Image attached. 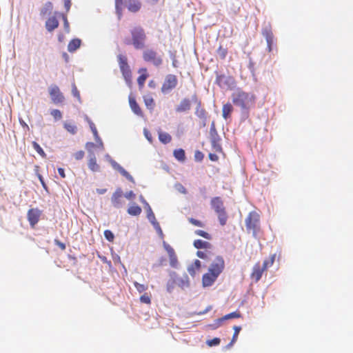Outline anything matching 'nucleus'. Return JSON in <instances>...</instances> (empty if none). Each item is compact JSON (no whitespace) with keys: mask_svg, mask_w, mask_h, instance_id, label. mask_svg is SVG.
<instances>
[{"mask_svg":"<svg viewBox=\"0 0 353 353\" xmlns=\"http://www.w3.org/2000/svg\"><path fill=\"white\" fill-rule=\"evenodd\" d=\"M194 246L197 249H210L212 248L210 243L201 239L195 240L194 241Z\"/></svg>","mask_w":353,"mask_h":353,"instance_id":"26","label":"nucleus"},{"mask_svg":"<svg viewBox=\"0 0 353 353\" xmlns=\"http://www.w3.org/2000/svg\"><path fill=\"white\" fill-rule=\"evenodd\" d=\"M52 101L54 104L62 103L65 97L57 85H52L48 89Z\"/></svg>","mask_w":353,"mask_h":353,"instance_id":"8","label":"nucleus"},{"mask_svg":"<svg viewBox=\"0 0 353 353\" xmlns=\"http://www.w3.org/2000/svg\"><path fill=\"white\" fill-rule=\"evenodd\" d=\"M248 232H252L254 236H256L260 230V215L255 211L250 212L245 220Z\"/></svg>","mask_w":353,"mask_h":353,"instance_id":"2","label":"nucleus"},{"mask_svg":"<svg viewBox=\"0 0 353 353\" xmlns=\"http://www.w3.org/2000/svg\"><path fill=\"white\" fill-rule=\"evenodd\" d=\"M210 252L207 251H197L196 256L200 259H209Z\"/></svg>","mask_w":353,"mask_h":353,"instance_id":"54","label":"nucleus"},{"mask_svg":"<svg viewBox=\"0 0 353 353\" xmlns=\"http://www.w3.org/2000/svg\"><path fill=\"white\" fill-rule=\"evenodd\" d=\"M216 214H218V218L219 223L221 225H225L226 224L227 220H228V215L225 212V210H223L219 212H216Z\"/></svg>","mask_w":353,"mask_h":353,"instance_id":"30","label":"nucleus"},{"mask_svg":"<svg viewBox=\"0 0 353 353\" xmlns=\"http://www.w3.org/2000/svg\"><path fill=\"white\" fill-rule=\"evenodd\" d=\"M122 6H123V0H115V8L117 13L119 16H121L122 13Z\"/></svg>","mask_w":353,"mask_h":353,"instance_id":"46","label":"nucleus"},{"mask_svg":"<svg viewBox=\"0 0 353 353\" xmlns=\"http://www.w3.org/2000/svg\"><path fill=\"white\" fill-rule=\"evenodd\" d=\"M72 94L74 97L80 101V93L74 83L72 84Z\"/></svg>","mask_w":353,"mask_h":353,"instance_id":"49","label":"nucleus"},{"mask_svg":"<svg viewBox=\"0 0 353 353\" xmlns=\"http://www.w3.org/2000/svg\"><path fill=\"white\" fill-rule=\"evenodd\" d=\"M218 278V276L208 270L202 277V283L204 287L211 286Z\"/></svg>","mask_w":353,"mask_h":353,"instance_id":"15","label":"nucleus"},{"mask_svg":"<svg viewBox=\"0 0 353 353\" xmlns=\"http://www.w3.org/2000/svg\"><path fill=\"white\" fill-rule=\"evenodd\" d=\"M211 205L216 212L225 209L223 202L219 196L214 197L211 200Z\"/></svg>","mask_w":353,"mask_h":353,"instance_id":"21","label":"nucleus"},{"mask_svg":"<svg viewBox=\"0 0 353 353\" xmlns=\"http://www.w3.org/2000/svg\"><path fill=\"white\" fill-rule=\"evenodd\" d=\"M42 211L37 208H30L27 213V219L32 228L39 222Z\"/></svg>","mask_w":353,"mask_h":353,"instance_id":"11","label":"nucleus"},{"mask_svg":"<svg viewBox=\"0 0 353 353\" xmlns=\"http://www.w3.org/2000/svg\"><path fill=\"white\" fill-rule=\"evenodd\" d=\"M129 104L131 110L132 112L137 116L143 117V111L139 106V105L137 103L135 98L131 95L129 96Z\"/></svg>","mask_w":353,"mask_h":353,"instance_id":"16","label":"nucleus"},{"mask_svg":"<svg viewBox=\"0 0 353 353\" xmlns=\"http://www.w3.org/2000/svg\"><path fill=\"white\" fill-rule=\"evenodd\" d=\"M143 101L147 108L150 110H153L155 106V103L153 98L152 97H144Z\"/></svg>","mask_w":353,"mask_h":353,"instance_id":"33","label":"nucleus"},{"mask_svg":"<svg viewBox=\"0 0 353 353\" xmlns=\"http://www.w3.org/2000/svg\"><path fill=\"white\" fill-rule=\"evenodd\" d=\"M64 6L66 10V11H69L70 6H71V1L70 0H65L64 1Z\"/></svg>","mask_w":353,"mask_h":353,"instance_id":"63","label":"nucleus"},{"mask_svg":"<svg viewBox=\"0 0 353 353\" xmlns=\"http://www.w3.org/2000/svg\"><path fill=\"white\" fill-rule=\"evenodd\" d=\"M221 342V339L219 338H214L213 339L207 341L206 343L208 346L212 347L215 345H218Z\"/></svg>","mask_w":353,"mask_h":353,"instance_id":"50","label":"nucleus"},{"mask_svg":"<svg viewBox=\"0 0 353 353\" xmlns=\"http://www.w3.org/2000/svg\"><path fill=\"white\" fill-rule=\"evenodd\" d=\"M147 217L154 228H159V223L157 221L155 215L152 209H150L147 212Z\"/></svg>","mask_w":353,"mask_h":353,"instance_id":"32","label":"nucleus"},{"mask_svg":"<svg viewBox=\"0 0 353 353\" xmlns=\"http://www.w3.org/2000/svg\"><path fill=\"white\" fill-rule=\"evenodd\" d=\"M125 197L127 199L132 200L135 198V194L133 192V191H130L125 193Z\"/></svg>","mask_w":353,"mask_h":353,"instance_id":"56","label":"nucleus"},{"mask_svg":"<svg viewBox=\"0 0 353 353\" xmlns=\"http://www.w3.org/2000/svg\"><path fill=\"white\" fill-rule=\"evenodd\" d=\"M51 115L54 118L55 120H59L62 118V113L59 110H52L51 111Z\"/></svg>","mask_w":353,"mask_h":353,"instance_id":"51","label":"nucleus"},{"mask_svg":"<svg viewBox=\"0 0 353 353\" xmlns=\"http://www.w3.org/2000/svg\"><path fill=\"white\" fill-rule=\"evenodd\" d=\"M262 35L265 38L266 42L274 39L271 24L265 25L261 30Z\"/></svg>","mask_w":353,"mask_h":353,"instance_id":"18","label":"nucleus"},{"mask_svg":"<svg viewBox=\"0 0 353 353\" xmlns=\"http://www.w3.org/2000/svg\"><path fill=\"white\" fill-rule=\"evenodd\" d=\"M233 111L232 105L230 103H227L223 105L222 116L226 120L230 117L231 113Z\"/></svg>","mask_w":353,"mask_h":353,"instance_id":"24","label":"nucleus"},{"mask_svg":"<svg viewBox=\"0 0 353 353\" xmlns=\"http://www.w3.org/2000/svg\"><path fill=\"white\" fill-rule=\"evenodd\" d=\"M140 301L142 303L150 305L151 303V294L148 293H144L140 296Z\"/></svg>","mask_w":353,"mask_h":353,"instance_id":"41","label":"nucleus"},{"mask_svg":"<svg viewBox=\"0 0 353 353\" xmlns=\"http://www.w3.org/2000/svg\"><path fill=\"white\" fill-rule=\"evenodd\" d=\"M132 45L137 50L143 49L145 46L146 34L141 27H135L131 30Z\"/></svg>","mask_w":353,"mask_h":353,"instance_id":"3","label":"nucleus"},{"mask_svg":"<svg viewBox=\"0 0 353 353\" xmlns=\"http://www.w3.org/2000/svg\"><path fill=\"white\" fill-rule=\"evenodd\" d=\"M81 43V41L79 39H74L71 40L68 45V50L70 52H74L77 50Z\"/></svg>","mask_w":353,"mask_h":353,"instance_id":"25","label":"nucleus"},{"mask_svg":"<svg viewBox=\"0 0 353 353\" xmlns=\"http://www.w3.org/2000/svg\"><path fill=\"white\" fill-rule=\"evenodd\" d=\"M195 159L198 161H201L203 158V154L200 151H196L194 154Z\"/></svg>","mask_w":353,"mask_h":353,"instance_id":"58","label":"nucleus"},{"mask_svg":"<svg viewBox=\"0 0 353 353\" xmlns=\"http://www.w3.org/2000/svg\"><path fill=\"white\" fill-rule=\"evenodd\" d=\"M88 122H89L90 128L95 139H99L98 132H97V128H96L94 123L90 120H88Z\"/></svg>","mask_w":353,"mask_h":353,"instance_id":"53","label":"nucleus"},{"mask_svg":"<svg viewBox=\"0 0 353 353\" xmlns=\"http://www.w3.org/2000/svg\"><path fill=\"white\" fill-rule=\"evenodd\" d=\"M233 104L239 107L243 112H248L256 103V97L251 92H247L242 88L235 89L231 94Z\"/></svg>","mask_w":353,"mask_h":353,"instance_id":"1","label":"nucleus"},{"mask_svg":"<svg viewBox=\"0 0 353 353\" xmlns=\"http://www.w3.org/2000/svg\"><path fill=\"white\" fill-rule=\"evenodd\" d=\"M52 10V3L50 1L46 3L43 8L41 10V14L46 16L50 14Z\"/></svg>","mask_w":353,"mask_h":353,"instance_id":"35","label":"nucleus"},{"mask_svg":"<svg viewBox=\"0 0 353 353\" xmlns=\"http://www.w3.org/2000/svg\"><path fill=\"white\" fill-rule=\"evenodd\" d=\"M119 68L122 75L129 87H131L132 81V72L128 63V58L123 54H119L117 57Z\"/></svg>","mask_w":353,"mask_h":353,"instance_id":"4","label":"nucleus"},{"mask_svg":"<svg viewBox=\"0 0 353 353\" xmlns=\"http://www.w3.org/2000/svg\"><path fill=\"white\" fill-rule=\"evenodd\" d=\"M201 261L198 259L195 260L194 262L188 268V271L192 276L196 275V272L201 269Z\"/></svg>","mask_w":353,"mask_h":353,"instance_id":"23","label":"nucleus"},{"mask_svg":"<svg viewBox=\"0 0 353 353\" xmlns=\"http://www.w3.org/2000/svg\"><path fill=\"white\" fill-rule=\"evenodd\" d=\"M233 329H234V334H233V336H232V341H231L230 345H232L234 343H235L236 341L239 334L241 330V327L240 326H234Z\"/></svg>","mask_w":353,"mask_h":353,"instance_id":"43","label":"nucleus"},{"mask_svg":"<svg viewBox=\"0 0 353 353\" xmlns=\"http://www.w3.org/2000/svg\"><path fill=\"white\" fill-rule=\"evenodd\" d=\"M61 17H62L63 22H64L65 28L68 30L69 29V23L68 21L67 17L63 14H61Z\"/></svg>","mask_w":353,"mask_h":353,"instance_id":"60","label":"nucleus"},{"mask_svg":"<svg viewBox=\"0 0 353 353\" xmlns=\"http://www.w3.org/2000/svg\"><path fill=\"white\" fill-rule=\"evenodd\" d=\"M177 78L174 74H168L161 86L162 92L167 93L175 88L177 85Z\"/></svg>","mask_w":353,"mask_h":353,"instance_id":"10","label":"nucleus"},{"mask_svg":"<svg viewBox=\"0 0 353 353\" xmlns=\"http://www.w3.org/2000/svg\"><path fill=\"white\" fill-rule=\"evenodd\" d=\"M117 170L126 179L128 180L133 181V177L121 165L117 164Z\"/></svg>","mask_w":353,"mask_h":353,"instance_id":"38","label":"nucleus"},{"mask_svg":"<svg viewBox=\"0 0 353 353\" xmlns=\"http://www.w3.org/2000/svg\"><path fill=\"white\" fill-rule=\"evenodd\" d=\"M104 236L110 242H112L114 239V234L109 230L104 231Z\"/></svg>","mask_w":353,"mask_h":353,"instance_id":"48","label":"nucleus"},{"mask_svg":"<svg viewBox=\"0 0 353 353\" xmlns=\"http://www.w3.org/2000/svg\"><path fill=\"white\" fill-rule=\"evenodd\" d=\"M191 101L188 98L183 99L179 104L176 107L175 110L176 112L181 113L188 112L191 109Z\"/></svg>","mask_w":353,"mask_h":353,"instance_id":"14","label":"nucleus"},{"mask_svg":"<svg viewBox=\"0 0 353 353\" xmlns=\"http://www.w3.org/2000/svg\"><path fill=\"white\" fill-rule=\"evenodd\" d=\"M209 158H210V159L211 161H218V159H219V157H218V156H217L216 154H212V153H210V154H209Z\"/></svg>","mask_w":353,"mask_h":353,"instance_id":"64","label":"nucleus"},{"mask_svg":"<svg viewBox=\"0 0 353 353\" xmlns=\"http://www.w3.org/2000/svg\"><path fill=\"white\" fill-rule=\"evenodd\" d=\"M133 284H134V286L135 287L136 290L139 293H142V292H145V290H147V289H148V285H144V284H141V283H138L137 281H134Z\"/></svg>","mask_w":353,"mask_h":353,"instance_id":"42","label":"nucleus"},{"mask_svg":"<svg viewBox=\"0 0 353 353\" xmlns=\"http://www.w3.org/2000/svg\"><path fill=\"white\" fill-rule=\"evenodd\" d=\"M127 8L130 12H137L141 8V3L139 0H128Z\"/></svg>","mask_w":353,"mask_h":353,"instance_id":"19","label":"nucleus"},{"mask_svg":"<svg viewBox=\"0 0 353 353\" xmlns=\"http://www.w3.org/2000/svg\"><path fill=\"white\" fill-rule=\"evenodd\" d=\"M88 168L93 172H97L99 170V166L97 163L95 157H92L88 161Z\"/></svg>","mask_w":353,"mask_h":353,"instance_id":"31","label":"nucleus"},{"mask_svg":"<svg viewBox=\"0 0 353 353\" xmlns=\"http://www.w3.org/2000/svg\"><path fill=\"white\" fill-rule=\"evenodd\" d=\"M64 128L68 132L71 133L72 134L77 133V128L74 124L72 123L65 122L64 123Z\"/></svg>","mask_w":353,"mask_h":353,"instance_id":"36","label":"nucleus"},{"mask_svg":"<svg viewBox=\"0 0 353 353\" xmlns=\"http://www.w3.org/2000/svg\"><path fill=\"white\" fill-rule=\"evenodd\" d=\"M275 254H272L270 256V259L268 260H265L263 263L262 268H264L265 271L268 269V268L271 267L275 260Z\"/></svg>","mask_w":353,"mask_h":353,"instance_id":"37","label":"nucleus"},{"mask_svg":"<svg viewBox=\"0 0 353 353\" xmlns=\"http://www.w3.org/2000/svg\"><path fill=\"white\" fill-rule=\"evenodd\" d=\"M144 134H145V136L146 137V139L150 142L152 143V134L148 132L146 130H144Z\"/></svg>","mask_w":353,"mask_h":353,"instance_id":"62","label":"nucleus"},{"mask_svg":"<svg viewBox=\"0 0 353 353\" xmlns=\"http://www.w3.org/2000/svg\"><path fill=\"white\" fill-rule=\"evenodd\" d=\"M59 26V21L55 17H50L46 22V28L49 32L53 31Z\"/></svg>","mask_w":353,"mask_h":353,"instance_id":"22","label":"nucleus"},{"mask_svg":"<svg viewBox=\"0 0 353 353\" xmlns=\"http://www.w3.org/2000/svg\"><path fill=\"white\" fill-rule=\"evenodd\" d=\"M165 248L168 252V255H170L174 253V249L169 245H165Z\"/></svg>","mask_w":353,"mask_h":353,"instance_id":"61","label":"nucleus"},{"mask_svg":"<svg viewBox=\"0 0 353 353\" xmlns=\"http://www.w3.org/2000/svg\"><path fill=\"white\" fill-rule=\"evenodd\" d=\"M158 135L159 141L164 144H167L172 141V137L168 133L162 132L161 130H158Z\"/></svg>","mask_w":353,"mask_h":353,"instance_id":"28","label":"nucleus"},{"mask_svg":"<svg viewBox=\"0 0 353 353\" xmlns=\"http://www.w3.org/2000/svg\"><path fill=\"white\" fill-rule=\"evenodd\" d=\"M216 52L218 57L223 60L225 59L228 54V49L226 48L223 47L222 46H219Z\"/></svg>","mask_w":353,"mask_h":353,"instance_id":"34","label":"nucleus"},{"mask_svg":"<svg viewBox=\"0 0 353 353\" xmlns=\"http://www.w3.org/2000/svg\"><path fill=\"white\" fill-rule=\"evenodd\" d=\"M54 243L58 245L61 249V250H65V248H66V246L65 245V243L61 242L58 239H54Z\"/></svg>","mask_w":353,"mask_h":353,"instance_id":"57","label":"nucleus"},{"mask_svg":"<svg viewBox=\"0 0 353 353\" xmlns=\"http://www.w3.org/2000/svg\"><path fill=\"white\" fill-rule=\"evenodd\" d=\"M84 152L83 150L77 151L74 154V157L76 160H81L84 157Z\"/></svg>","mask_w":353,"mask_h":353,"instance_id":"55","label":"nucleus"},{"mask_svg":"<svg viewBox=\"0 0 353 353\" xmlns=\"http://www.w3.org/2000/svg\"><path fill=\"white\" fill-rule=\"evenodd\" d=\"M224 268L225 261L223 258L221 256H217L211 263L208 270L219 276Z\"/></svg>","mask_w":353,"mask_h":353,"instance_id":"9","label":"nucleus"},{"mask_svg":"<svg viewBox=\"0 0 353 353\" xmlns=\"http://www.w3.org/2000/svg\"><path fill=\"white\" fill-rule=\"evenodd\" d=\"M240 317H241V314L239 312H237V311L225 315L224 316H223L222 318L216 320L215 326L214 327V328H216V327H219L221 325V323L225 320L234 319V318H240Z\"/></svg>","mask_w":353,"mask_h":353,"instance_id":"17","label":"nucleus"},{"mask_svg":"<svg viewBox=\"0 0 353 353\" xmlns=\"http://www.w3.org/2000/svg\"><path fill=\"white\" fill-rule=\"evenodd\" d=\"M169 258H170V265L172 267V268H176L177 267V265H178V259H177V257H176V255L174 253L169 255Z\"/></svg>","mask_w":353,"mask_h":353,"instance_id":"45","label":"nucleus"},{"mask_svg":"<svg viewBox=\"0 0 353 353\" xmlns=\"http://www.w3.org/2000/svg\"><path fill=\"white\" fill-rule=\"evenodd\" d=\"M188 221L190 223H191L192 225H194L195 226L201 227V228L204 227V223L199 220L195 219L194 218H189Z\"/></svg>","mask_w":353,"mask_h":353,"instance_id":"52","label":"nucleus"},{"mask_svg":"<svg viewBox=\"0 0 353 353\" xmlns=\"http://www.w3.org/2000/svg\"><path fill=\"white\" fill-rule=\"evenodd\" d=\"M274 43V39L272 41H267V50L269 52H272L273 50V46Z\"/></svg>","mask_w":353,"mask_h":353,"instance_id":"59","label":"nucleus"},{"mask_svg":"<svg viewBox=\"0 0 353 353\" xmlns=\"http://www.w3.org/2000/svg\"><path fill=\"white\" fill-rule=\"evenodd\" d=\"M128 213L131 216H139L141 214L142 210L140 206L136 203H133L128 208Z\"/></svg>","mask_w":353,"mask_h":353,"instance_id":"27","label":"nucleus"},{"mask_svg":"<svg viewBox=\"0 0 353 353\" xmlns=\"http://www.w3.org/2000/svg\"><path fill=\"white\" fill-rule=\"evenodd\" d=\"M123 192L118 188L112 194L111 201L114 208H119L123 205Z\"/></svg>","mask_w":353,"mask_h":353,"instance_id":"13","label":"nucleus"},{"mask_svg":"<svg viewBox=\"0 0 353 353\" xmlns=\"http://www.w3.org/2000/svg\"><path fill=\"white\" fill-rule=\"evenodd\" d=\"M212 145L216 152H221L222 151L221 145L219 143V139L213 138L212 140Z\"/></svg>","mask_w":353,"mask_h":353,"instance_id":"40","label":"nucleus"},{"mask_svg":"<svg viewBox=\"0 0 353 353\" xmlns=\"http://www.w3.org/2000/svg\"><path fill=\"white\" fill-rule=\"evenodd\" d=\"M143 59L145 62L151 63L154 66L159 67L163 63V59L158 53L152 49H147L143 52Z\"/></svg>","mask_w":353,"mask_h":353,"instance_id":"5","label":"nucleus"},{"mask_svg":"<svg viewBox=\"0 0 353 353\" xmlns=\"http://www.w3.org/2000/svg\"><path fill=\"white\" fill-rule=\"evenodd\" d=\"M139 73L141 74V75L137 78V83L139 87V89H142L144 86L145 81L147 79L148 74L147 73V69L146 68H141L139 70Z\"/></svg>","mask_w":353,"mask_h":353,"instance_id":"20","label":"nucleus"},{"mask_svg":"<svg viewBox=\"0 0 353 353\" xmlns=\"http://www.w3.org/2000/svg\"><path fill=\"white\" fill-rule=\"evenodd\" d=\"M216 84L223 89H232L236 85V81L232 76L217 74L216 77Z\"/></svg>","mask_w":353,"mask_h":353,"instance_id":"6","label":"nucleus"},{"mask_svg":"<svg viewBox=\"0 0 353 353\" xmlns=\"http://www.w3.org/2000/svg\"><path fill=\"white\" fill-rule=\"evenodd\" d=\"M192 101L196 104L195 109V114L204 123H205L208 119V113L206 110L202 107V103L200 99H199L197 95L194 94L192 96Z\"/></svg>","mask_w":353,"mask_h":353,"instance_id":"7","label":"nucleus"},{"mask_svg":"<svg viewBox=\"0 0 353 353\" xmlns=\"http://www.w3.org/2000/svg\"><path fill=\"white\" fill-rule=\"evenodd\" d=\"M178 285L183 288L189 286V279L187 275L185 276L184 279H180L177 280Z\"/></svg>","mask_w":353,"mask_h":353,"instance_id":"44","label":"nucleus"},{"mask_svg":"<svg viewBox=\"0 0 353 353\" xmlns=\"http://www.w3.org/2000/svg\"><path fill=\"white\" fill-rule=\"evenodd\" d=\"M264 272L265 270L261 267L260 263L259 262L256 263L252 268L250 279L256 283L261 279Z\"/></svg>","mask_w":353,"mask_h":353,"instance_id":"12","label":"nucleus"},{"mask_svg":"<svg viewBox=\"0 0 353 353\" xmlns=\"http://www.w3.org/2000/svg\"><path fill=\"white\" fill-rule=\"evenodd\" d=\"M32 146L34 149L38 152V154L41 156L43 158L46 157V154L43 151V150L41 148V147L39 145L38 143L36 141L32 142Z\"/></svg>","mask_w":353,"mask_h":353,"instance_id":"39","label":"nucleus"},{"mask_svg":"<svg viewBox=\"0 0 353 353\" xmlns=\"http://www.w3.org/2000/svg\"><path fill=\"white\" fill-rule=\"evenodd\" d=\"M195 234L198 236H202L208 240L211 239V238H212L211 235L210 234H208V232H206L203 230H196Z\"/></svg>","mask_w":353,"mask_h":353,"instance_id":"47","label":"nucleus"},{"mask_svg":"<svg viewBox=\"0 0 353 353\" xmlns=\"http://www.w3.org/2000/svg\"><path fill=\"white\" fill-rule=\"evenodd\" d=\"M174 157L179 161H184L185 159V153L184 150L180 148L176 149L173 152Z\"/></svg>","mask_w":353,"mask_h":353,"instance_id":"29","label":"nucleus"}]
</instances>
